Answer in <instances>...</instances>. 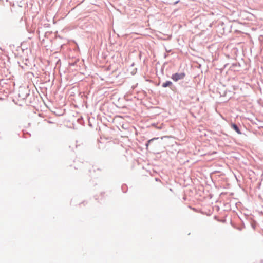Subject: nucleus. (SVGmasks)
Here are the masks:
<instances>
[{
  "label": "nucleus",
  "instance_id": "f257e3e1",
  "mask_svg": "<svg viewBox=\"0 0 263 263\" xmlns=\"http://www.w3.org/2000/svg\"><path fill=\"white\" fill-rule=\"evenodd\" d=\"M185 77V73L184 72L182 73H175L172 74L171 78L172 79L176 82L179 80H182Z\"/></svg>",
  "mask_w": 263,
  "mask_h": 263
},
{
  "label": "nucleus",
  "instance_id": "f03ea898",
  "mask_svg": "<svg viewBox=\"0 0 263 263\" xmlns=\"http://www.w3.org/2000/svg\"><path fill=\"white\" fill-rule=\"evenodd\" d=\"M231 125L232 128L235 130L238 134H241V131L235 124L232 123Z\"/></svg>",
  "mask_w": 263,
  "mask_h": 263
},
{
  "label": "nucleus",
  "instance_id": "20e7f679",
  "mask_svg": "<svg viewBox=\"0 0 263 263\" xmlns=\"http://www.w3.org/2000/svg\"><path fill=\"white\" fill-rule=\"evenodd\" d=\"M158 139V138H153V139H152L149 140L148 141V142H147V143L146 144V148H147V147H148V145H149V144L150 143V142H151V141H152L153 140H155V139Z\"/></svg>",
  "mask_w": 263,
  "mask_h": 263
},
{
  "label": "nucleus",
  "instance_id": "7ed1b4c3",
  "mask_svg": "<svg viewBox=\"0 0 263 263\" xmlns=\"http://www.w3.org/2000/svg\"><path fill=\"white\" fill-rule=\"evenodd\" d=\"M172 85V82H171L170 81H167L162 84V87L164 88H165L166 87L170 86Z\"/></svg>",
  "mask_w": 263,
  "mask_h": 263
}]
</instances>
